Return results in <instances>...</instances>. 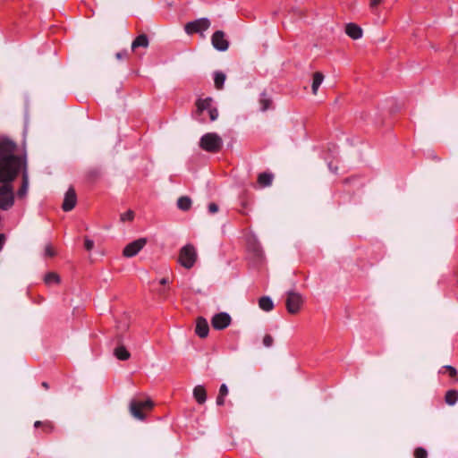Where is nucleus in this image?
Instances as JSON below:
<instances>
[{
  "label": "nucleus",
  "mask_w": 458,
  "mask_h": 458,
  "mask_svg": "<svg viewBox=\"0 0 458 458\" xmlns=\"http://www.w3.org/2000/svg\"><path fill=\"white\" fill-rule=\"evenodd\" d=\"M15 150H16V145L13 141H11L9 140H3L2 142H0V157H1V158L4 157H15L13 155Z\"/></svg>",
  "instance_id": "13"
},
{
  "label": "nucleus",
  "mask_w": 458,
  "mask_h": 458,
  "mask_svg": "<svg viewBox=\"0 0 458 458\" xmlns=\"http://www.w3.org/2000/svg\"><path fill=\"white\" fill-rule=\"evenodd\" d=\"M60 281H61L60 276L55 272H48L44 276V282L47 285L52 284H59Z\"/></svg>",
  "instance_id": "24"
},
{
  "label": "nucleus",
  "mask_w": 458,
  "mask_h": 458,
  "mask_svg": "<svg viewBox=\"0 0 458 458\" xmlns=\"http://www.w3.org/2000/svg\"><path fill=\"white\" fill-rule=\"evenodd\" d=\"M273 343H274V339H273L272 335H266L264 336V338H263V344H264L265 347H267V348L271 347Z\"/></svg>",
  "instance_id": "30"
},
{
  "label": "nucleus",
  "mask_w": 458,
  "mask_h": 458,
  "mask_svg": "<svg viewBox=\"0 0 458 458\" xmlns=\"http://www.w3.org/2000/svg\"><path fill=\"white\" fill-rule=\"evenodd\" d=\"M271 99L267 96V94L263 93L261 96H260V98H259V105H260V110L261 111H266L267 110L270 106H271Z\"/></svg>",
  "instance_id": "27"
},
{
  "label": "nucleus",
  "mask_w": 458,
  "mask_h": 458,
  "mask_svg": "<svg viewBox=\"0 0 458 458\" xmlns=\"http://www.w3.org/2000/svg\"><path fill=\"white\" fill-rule=\"evenodd\" d=\"M195 332L200 338H205L208 336L209 327L206 318H199L197 319Z\"/></svg>",
  "instance_id": "14"
},
{
  "label": "nucleus",
  "mask_w": 458,
  "mask_h": 458,
  "mask_svg": "<svg viewBox=\"0 0 458 458\" xmlns=\"http://www.w3.org/2000/svg\"><path fill=\"white\" fill-rule=\"evenodd\" d=\"M232 318L226 312H220L213 316L211 325L216 330H223L229 327Z\"/></svg>",
  "instance_id": "11"
},
{
  "label": "nucleus",
  "mask_w": 458,
  "mask_h": 458,
  "mask_svg": "<svg viewBox=\"0 0 458 458\" xmlns=\"http://www.w3.org/2000/svg\"><path fill=\"white\" fill-rule=\"evenodd\" d=\"M114 356L120 360H127L131 354L124 346H118L114 351Z\"/></svg>",
  "instance_id": "21"
},
{
  "label": "nucleus",
  "mask_w": 458,
  "mask_h": 458,
  "mask_svg": "<svg viewBox=\"0 0 458 458\" xmlns=\"http://www.w3.org/2000/svg\"><path fill=\"white\" fill-rule=\"evenodd\" d=\"M193 396L198 403L203 404L207 400V392L202 385H198L193 388Z\"/></svg>",
  "instance_id": "16"
},
{
  "label": "nucleus",
  "mask_w": 458,
  "mask_h": 458,
  "mask_svg": "<svg viewBox=\"0 0 458 458\" xmlns=\"http://www.w3.org/2000/svg\"><path fill=\"white\" fill-rule=\"evenodd\" d=\"M177 207L183 211L189 210L191 207V199L186 196L181 197L177 200Z\"/></svg>",
  "instance_id": "26"
},
{
  "label": "nucleus",
  "mask_w": 458,
  "mask_h": 458,
  "mask_svg": "<svg viewBox=\"0 0 458 458\" xmlns=\"http://www.w3.org/2000/svg\"><path fill=\"white\" fill-rule=\"evenodd\" d=\"M197 260V252L193 245L187 244L183 246L179 253L178 262L183 267L191 268Z\"/></svg>",
  "instance_id": "4"
},
{
  "label": "nucleus",
  "mask_w": 458,
  "mask_h": 458,
  "mask_svg": "<svg viewBox=\"0 0 458 458\" xmlns=\"http://www.w3.org/2000/svg\"><path fill=\"white\" fill-rule=\"evenodd\" d=\"M414 457L415 458H427L428 452L423 447H417L414 451Z\"/></svg>",
  "instance_id": "28"
},
{
  "label": "nucleus",
  "mask_w": 458,
  "mask_h": 458,
  "mask_svg": "<svg viewBox=\"0 0 458 458\" xmlns=\"http://www.w3.org/2000/svg\"><path fill=\"white\" fill-rule=\"evenodd\" d=\"M40 425H41V422H40V421H36V422H35V424H34V426H35L36 428L39 427Z\"/></svg>",
  "instance_id": "41"
},
{
  "label": "nucleus",
  "mask_w": 458,
  "mask_h": 458,
  "mask_svg": "<svg viewBox=\"0 0 458 458\" xmlns=\"http://www.w3.org/2000/svg\"><path fill=\"white\" fill-rule=\"evenodd\" d=\"M168 282H169V281H168V279H167V278H165V277H164V278H162V279H160V280H159V284H162V285H165V284H168Z\"/></svg>",
  "instance_id": "39"
},
{
  "label": "nucleus",
  "mask_w": 458,
  "mask_h": 458,
  "mask_svg": "<svg viewBox=\"0 0 458 458\" xmlns=\"http://www.w3.org/2000/svg\"><path fill=\"white\" fill-rule=\"evenodd\" d=\"M22 166H23V172H22V183L21 184L29 185V177H28V173H27L26 165H25L24 162H23Z\"/></svg>",
  "instance_id": "32"
},
{
  "label": "nucleus",
  "mask_w": 458,
  "mask_h": 458,
  "mask_svg": "<svg viewBox=\"0 0 458 458\" xmlns=\"http://www.w3.org/2000/svg\"><path fill=\"white\" fill-rule=\"evenodd\" d=\"M164 293H165V290H163V289L158 290L159 294H163Z\"/></svg>",
  "instance_id": "42"
},
{
  "label": "nucleus",
  "mask_w": 458,
  "mask_h": 458,
  "mask_svg": "<svg viewBox=\"0 0 458 458\" xmlns=\"http://www.w3.org/2000/svg\"><path fill=\"white\" fill-rule=\"evenodd\" d=\"M146 243L147 240L145 238L137 239L124 247L123 255L126 258L134 257L143 249Z\"/></svg>",
  "instance_id": "10"
},
{
  "label": "nucleus",
  "mask_w": 458,
  "mask_h": 458,
  "mask_svg": "<svg viewBox=\"0 0 458 458\" xmlns=\"http://www.w3.org/2000/svg\"><path fill=\"white\" fill-rule=\"evenodd\" d=\"M445 401L448 405H454L458 401V391L454 389L448 390L445 394Z\"/></svg>",
  "instance_id": "22"
},
{
  "label": "nucleus",
  "mask_w": 458,
  "mask_h": 458,
  "mask_svg": "<svg viewBox=\"0 0 458 458\" xmlns=\"http://www.w3.org/2000/svg\"><path fill=\"white\" fill-rule=\"evenodd\" d=\"M42 386H43L44 387H46V388H47V387H48V385H47V383H46V382H44V383L42 384Z\"/></svg>",
  "instance_id": "43"
},
{
  "label": "nucleus",
  "mask_w": 458,
  "mask_h": 458,
  "mask_svg": "<svg viewBox=\"0 0 458 458\" xmlns=\"http://www.w3.org/2000/svg\"><path fill=\"white\" fill-rule=\"evenodd\" d=\"M23 161L19 157L0 158V182H12L22 167Z\"/></svg>",
  "instance_id": "1"
},
{
  "label": "nucleus",
  "mask_w": 458,
  "mask_h": 458,
  "mask_svg": "<svg viewBox=\"0 0 458 458\" xmlns=\"http://www.w3.org/2000/svg\"><path fill=\"white\" fill-rule=\"evenodd\" d=\"M128 56V51L127 50H122L121 52L116 53L115 57L117 60H123L127 58Z\"/></svg>",
  "instance_id": "33"
},
{
  "label": "nucleus",
  "mask_w": 458,
  "mask_h": 458,
  "mask_svg": "<svg viewBox=\"0 0 458 458\" xmlns=\"http://www.w3.org/2000/svg\"><path fill=\"white\" fill-rule=\"evenodd\" d=\"M148 38L145 34L138 36L131 43V49L135 50L138 47H148Z\"/></svg>",
  "instance_id": "18"
},
{
  "label": "nucleus",
  "mask_w": 458,
  "mask_h": 458,
  "mask_svg": "<svg viewBox=\"0 0 458 458\" xmlns=\"http://www.w3.org/2000/svg\"><path fill=\"white\" fill-rule=\"evenodd\" d=\"M211 22L208 18H199L185 24V32L189 35L193 33L202 34L209 29Z\"/></svg>",
  "instance_id": "7"
},
{
  "label": "nucleus",
  "mask_w": 458,
  "mask_h": 458,
  "mask_svg": "<svg viewBox=\"0 0 458 458\" xmlns=\"http://www.w3.org/2000/svg\"><path fill=\"white\" fill-rule=\"evenodd\" d=\"M303 303V298L301 294L296 292L290 291L287 293V298L285 301L287 311L291 314H296L301 310Z\"/></svg>",
  "instance_id": "8"
},
{
  "label": "nucleus",
  "mask_w": 458,
  "mask_h": 458,
  "mask_svg": "<svg viewBox=\"0 0 458 458\" xmlns=\"http://www.w3.org/2000/svg\"><path fill=\"white\" fill-rule=\"evenodd\" d=\"M345 33L352 39H359L362 37V30L354 23H348L345 27Z\"/></svg>",
  "instance_id": "15"
},
{
  "label": "nucleus",
  "mask_w": 458,
  "mask_h": 458,
  "mask_svg": "<svg viewBox=\"0 0 458 458\" xmlns=\"http://www.w3.org/2000/svg\"><path fill=\"white\" fill-rule=\"evenodd\" d=\"M87 246H88V250H89L93 247V242L91 241L88 240Z\"/></svg>",
  "instance_id": "40"
},
{
  "label": "nucleus",
  "mask_w": 458,
  "mask_h": 458,
  "mask_svg": "<svg viewBox=\"0 0 458 458\" xmlns=\"http://www.w3.org/2000/svg\"><path fill=\"white\" fill-rule=\"evenodd\" d=\"M199 147L207 152L216 153L223 147V139L216 132H208L200 138Z\"/></svg>",
  "instance_id": "3"
},
{
  "label": "nucleus",
  "mask_w": 458,
  "mask_h": 458,
  "mask_svg": "<svg viewBox=\"0 0 458 458\" xmlns=\"http://www.w3.org/2000/svg\"><path fill=\"white\" fill-rule=\"evenodd\" d=\"M28 186L29 185H27V184H21V188L17 191V196L20 199H23L26 196L27 191H28Z\"/></svg>",
  "instance_id": "31"
},
{
  "label": "nucleus",
  "mask_w": 458,
  "mask_h": 458,
  "mask_svg": "<svg viewBox=\"0 0 458 458\" xmlns=\"http://www.w3.org/2000/svg\"><path fill=\"white\" fill-rule=\"evenodd\" d=\"M445 369H446L449 372V375L451 377H456L457 375V370L454 367L451 366V365H446L444 367Z\"/></svg>",
  "instance_id": "34"
},
{
  "label": "nucleus",
  "mask_w": 458,
  "mask_h": 458,
  "mask_svg": "<svg viewBox=\"0 0 458 458\" xmlns=\"http://www.w3.org/2000/svg\"><path fill=\"white\" fill-rule=\"evenodd\" d=\"M211 43L215 49L225 52L229 47V41L223 30H216L211 37Z\"/></svg>",
  "instance_id": "9"
},
{
  "label": "nucleus",
  "mask_w": 458,
  "mask_h": 458,
  "mask_svg": "<svg viewBox=\"0 0 458 458\" xmlns=\"http://www.w3.org/2000/svg\"><path fill=\"white\" fill-rule=\"evenodd\" d=\"M208 211L212 214L218 211V206L216 203H210L208 205Z\"/></svg>",
  "instance_id": "36"
},
{
  "label": "nucleus",
  "mask_w": 458,
  "mask_h": 458,
  "mask_svg": "<svg viewBox=\"0 0 458 458\" xmlns=\"http://www.w3.org/2000/svg\"><path fill=\"white\" fill-rule=\"evenodd\" d=\"M76 201H77V198H76L75 191L71 188L67 191V192L65 194V197H64V202L62 205V208L65 212L70 211L75 207Z\"/></svg>",
  "instance_id": "12"
},
{
  "label": "nucleus",
  "mask_w": 458,
  "mask_h": 458,
  "mask_svg": "<svg viewBox=\"0 0 458 458\" xmlns=\"http://www.w3.org/2000/svg\"><path fill=\"white\" fill-rule=\"evenodd\" d=\"M45 253L47 256H49V257H53L55 255V250L53 249L52 246L50 245H47L45 249Z\"/></svg>",
  "instance_id": "35"
},
{
  "label": "nucleus",
  "mask_w": 458,
  "mask_h": 458,
  "mask_svg": "<svg viewBox=\"0 0 458 458\" xmlns=\"http://www.w3.org/2000/svg\"><path fill=\"white\" fill-rule=\"evenodd\" d=\"M207 112L209 116V121L214 122L218 117L217 109L213 106V99L211 98H199L196 102V111L194 117L200 123H205L204 113Z\"/></svg>",
  "instance_id": "2"
},
{
  "label": "nucleus",
  "mask_w": 458,
  "mask_h": 458,
  "mask_svg": "<svg viewBox=\"0 0 458 458\" xmlns=\"http://www.w3.org/2000/svg\"><path fill=\"white\" fill-rule=\"evenodd\" d=\"M228 394V387L225 384H222L219 388V394L216 397V404L221 406L225 404V398Z\"/></svg>",
  "instance_id": "25"
},
{
  "label": "nucleus",
  "mask_w": 458,
  "mask_h": 458,
  "mask_svg": "<svg viewBox=\"0 0 458 458\" xmlns=\"http://www.w3.org/2000/svg\"><path fill=\"white\" fill-rule=\"evenodd\" d=\"M226 76L222 72H216L214 73V83L217 89H221L225 84Z\"/></svg>",
  "instance_id": "23"
},
{
  "label": "nucleus",
  "mask_w": 458,
  "mask_h": 458,
  "mask_svg": "<svg viewBox=\"0 0 458 458\" xmlns=\"http://www.w3.org/2000/svg\"><path fill=\"white\" fill-rule=\"evenodd\" d=\"M274 175L271 173H261L258 176V183L260 187H268L272 184Z\"/></svg>",
  "instance_id": "17"
},
{
  "label": "nucleus",
  "mask_w": 458,
  "mask_h": 458,
  "mask_svg": "<svg viewBox=\"0 0 458 458\" xmlns=\"http://www.w3.org/2000/svg\"><path fill=\"white\" fill-rule=\"evenodd\" d=\"M12 182H2L0 186V208L7 210L13 206L14 194Z\"/></svg>",
  "instance_id": "5"
},
{
  "label": "nucleus",
  "mask_w": 458,
  "mask_h": 458,
  "mask_svg": "<svg viewBox=\"0 0 458 458\" xmlns=\"http://www.w3.org/2000/svg\"><path fill=\"white\" fill-rule=\"evenodd\" d=\"M4 242H5V235L4 233H0V250L3 248Z\"/></svg>",
  "instance_id": "38"
},
{
  "label": "nucleus",
  "mask_w": 458,
  "mask_h": 458,
  "mask_svg": "<svg viewBox=\"0 0 458 458\" xmlns=\"http://www.w3.org/2000/svg\"><path fill=\"white\" fill-rule=\"evenodd\" d=\"M259 308L264 311H271L274 308V302L268 296H263L259 301Z\"/></svg>",
  "instance_id": "20"
},
{
  "label": "nucleus",
  "mask_w": 458,
  "mask_h": 458,
  "mask_svg": "<svg viewBox=\"0 0 458 458\" xmlns=\"http://www.w3.org/2000/svg\"><path fill=\"white\" fill-rule=\"evenodd\" d=\"M323 81H324V75L320 72H316L313 74L311 89H312V93L314 95H317L318 90L320 85L322 84Z\"/></svg>",
  "instance_id": "19"
},
{
  "label": "nucleus",
  "mask_w": 458,
  "mask_h": 458,
  "mask_svg": "<svg viewBox=\"0 0 458 458\" xmlns=\"http://www.w3.org/2000/svg\"><path fill=\"white\" fill-rule=\"evenodd\" d=\"M134 214L131 210H128L121 215L122 221H131L133 219Z\"/></svg>",
  "instance_id": "29"
},
{
  "label": "nucleus",
  "mask_w": 458,
  "mask_h": 458,
  "mask_svg": "<svg viewBox=\"0 0 458 458\" xmlns=\"http://www.w3.org/2000/svg\"><path fill=\"white\" fill-rule=\"evenodd\" d=\"M382 2V0H369V5L371 8H375L377 7L380 3Z\"/></svg>",
  "instance_id": "37"
},
{
  "label": "nucleus",
  "mask_w": 458,
  "mask_h": 458,
  "mask_svg": "<svg viewBox=\"0 0 458 458\" xmlns=\"http://www.w3.org/2000/svg\"><path fill=\"white\" fill-rule=\"evenodd\" d=\"M129 407L131 415L134 418L142 420L145 419L143 411L150 410L153 407V403L149 399L145 401L131 400Z\"/></svg>",
  "instance_id": "6"
}]
</instances>
